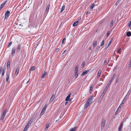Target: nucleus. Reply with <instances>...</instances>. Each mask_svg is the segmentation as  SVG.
<instances>
[{
    "label": "nucleus",
    "mask_w": 131,
    "mask_h": 131,
    "mask_svg": "<svg viewBox=\"0 0 131 131\" xmlns=\"http://www.w3.org/2000/svg\"><path fill=\"white\" fill-rule=\"evenodd\" d=\"M119 110H120L119 108H118L117 109V110L116 111V112L115 113V115H116L118 113V112L119 111Z\"/></svg>",
    "instance_id": "obj_33"
},
{
    "label": "nucleus",
    "mask_w": 131,
    "mask_h": 131,
    "mask_svg": "<svg viewBox=\"0 0 131 131\" xmlns=\"http://www.w3.org/2000/svg\"><path fill=\"white\" fill-rule=\"evenodd\" d=\"M35 69V67L34 66L32 67L31 69V71H33Z\"/></svg>",
    "instance_id": "obj_44"
},
{
    "label": "nucleus",
    "mask_w": 131,
    "mask_h": 131,
    "mask_svg": "<svg viewBox=\"0 0 131 131\" xmlns=\"http://www.w3.org/2000/svg\"><path fill=\"white\" fill-rule=\"evenodd\" d=\"M2 70V68L1 67H0V70Z\"/></svg>",
    "instance_id": "obj_60"
},
{
    "label": "nucleus",
    "mask_w": 131,
    "mask_h": 131,
    "mask_svg": "<svg viewBox=\"0 0 131 131\" xmlns=\"http://www.w3.org/2000/svg\"><path fill=\"white\" fill-rule=\"evenodd\" d=\"M2 8H3L2 7H1H1H0V10H1Z\"/></svg>",
    "instance_id": "obj_61"
},
{
    "label": "nucleus",
    "mask_w": 131,
    "mask_h": 131,
    "mask_svg": "<svg viewBox=\"0 0 131 131\" xmlns=\"http://www.w3.org/2000/svg\"><path fill=\"white\" fill-rule=\"evenodd\" d=\"M95 6V4L94 3L93 4L90 6V9H92Z\"/></svg>",
    "instance_id": "obj_19"
},
{
    "label": "nucleus",
    "mask_w": 131,
    "mask_h": 131,
    "mask_svg": "<svg viewBox=\"0 0 131 131\" xmlns=\"http://www.w3.org/2000/svg\"><path fill=\"white\" fill-rule=\"evenodd\" d=\"M75 79L77 78L78 76V72H75Z\"/></svg>",
    "instance_id": "obj_32"
},
{
    "label": "nucleus",
    "mask_w": 131,
    "mask_h": 131,
    "mask_svg": "<svg viewBox=\"0 0 131 131\" xmlns=\"http://www.w3.org/2000/svg\"><path fill=\"white\" fill-rule=\"evenodd\" d=\"M110 34V33L109 31H108L107 34V36L108 37Z\"/></svg>",
    "instance_id": "obj_48"
},
{
    "label": "nucleus",
    "mask_w": 131,
    "mask_h": 131,
    "mask_svg": "<svg viewBox=\"0 0 131 131\" xmlns=\"http://www.w3.org/2000/svg\"><path fill=\"white\" fill-rule=\"evenodd\" d=\"M121 104L119 106V107H118V108H120L121 107Z\"/></svg>",
    "instance_id": "obj_62"
},
{
    "label": "nucleus",
    "mask_w": 131,
    "mask_h": 131,
    "mask_svg": "<svg viewBox=\"0 0 131 131\" xmlns=\"http://www.w3.org/2000/svg\"><path fill=\"white\" fill-rule=\"evenodd\" d=\"M66 51V50H65L62 53V54L64 53Z\"/></svg>",
    "instance_id": "obj_54"
},
{
    "label": "nucleus",
    "mask_w": 131,
    "mask_h": 131,
    "mask_svg": "<svg viewBox=\"0 0 131 131\" xmlns=\"http://www.w3.org/2000/svg\"><path fill=\"white\" fill-rule=\"evenodd\" d=\"M91 103V101H87L85 104L84 108L85 109Z\"/></svg>",
    "instance_id": "obj_3"
},
{
    "label": "nucleus",
    "mask_w": 131,
    "mask_h": 131,
    "mask_svg": "<svg viewBox=\"0 0 131 131\" xmlns=\"http://www.w3.org/2000/svg\"><path fill=\"white\" fill-rule=\"evenodd\" d=\"M47 104H45L44 107H43V108L42 109H44V110H46V108L47 107Z\"/></svg>",
    "instance_id": "obj_39"
},
{
    "label": "nucleus",
    "mask_w": 131,
    "mask_h": 131,
    "mask_svg": "<svg viewBox=\"0 0 131 131\" xmlns=\"http://www.w3.org/2000/svg\"><path fill=\"white\" fill-rule=\"evenodd\" d=\"M43 114V113H41V112L40 114V115L41 116H42Z\"/></svg>",
    "instance_id": "obj_57"
},
{
    "label": "nucleus",
    "mask_w": 131,
    "mask_h": 131,
    "mask_svg": "<svg viewBox=\"0 0 131 131\" xmlns=\"http://www.w3.org/2000/svg\"><path fill=\"white\" fill-rule=\"evenodd\" d=\"M6 110L5 109L4 110V111H3V113L2 114L3 115L5 116V115L6 113Z\"/></svg>",
    "instance_id": "obj_31"
},
{
    "label": "nucleus",
    "mask_w": 131,
    "mask_h": 131,
    "mask_svg": "<svg viewBox=\"0 0 131 131\" xmlns=\"http://www.w3.org/2000/svg\"><path fill=\"white\" fill-rule=\"evenodd\" d=\"M70 95L71 94H69L66 97L65 99V100L66 101H68L69 100L70 101H71V99H69V98L70 97Z\"/></svg>",
    "instance_id": "obj_6"
},
{
    "label": "nucleus",
    "mask_w": 131,
    "mask_h": 131,
    "mask_svg": "<svg viewBox=\"0 0 131 131\" xmlns=\"http://www.w3.org/2000/svg\"><path fill=\"white\" fill-rule=\"evenodd\" d=\"M67 102H65V104L66 105V104H67Z\"/></svg>",
    "instance_id": "obj_64"
},
{
    "label": "nucleus",
    "mask_w": 131,
    "mask_h": 131,
    "mask_svg": "<svg viewBox=\"0 0 131 131\" xmlns=\"http://www.w3.org/2000/svg\"><path fill=\"white\" fill-rule=\"evenodd\" d=\"M89 71V70H86L85 71L83 72L81 74L82 75H84L86 74H87L88 72Z\"/></svg>",
    "instance_id": "obj_11"
},
{
    "label": "nucleus",
    "mask_w": 131,
    "mask_h": 131,
    "mask_svg": "<svg viewBox=\"0 0 131 131\" xmlns=\"http://www.w3.org/2000/svg\"><path fill=\"white\" fill-rule=\"evenodd\" d=\"M116 75V74L115 73H114L112 77V78H111L110 81H109V82L108 83L107 85V86H106L105 88L104 89V91H106V90H107L108 89V88L109 87V85L111 84V82L113 80L114 78L115 77V76Z\"/></svg>",
    "instance_id": "obj_1"
},
{
    "label": "nucleus",
    "mask_w": 131,
    "mask_h": 131,
    "mask_svg": "<svg viewBox=\"0 0 131 131\" xmlns=\"http://www.w3.org/2000/svg\"><path fill=\"white\" fill-rule=\"evenodd\" d=\"M129 26H131V21L129 22Z\"/></svg>",
    "instance_id": "obj_52"
},
{
    "label": "nucleus",
    "mask_w": 131,
    "mask_h": 131,
    "mask_svg": "<svg viewBox=\"0 0 131 131\" xmlns=\"http://www.w3.org/2000/svg\"><path fill=\"white\" fill-rule=\"evenodd\" d=\"M104 44V41H102L101 43V46H103Z\"/></svg>",
    "instance_id": "obj_47"
},
{
    "label": "nucleus",
    "mask_w": 131,
    "mask_h": 131,
    "mask_svg": "<svg viewBox=\"0 0 131 131\" xmlns=\"http://www.w3.org/2000/svg\"><path fill=\"white\" fill-rule=\"evenodd\" d=\"M106 63H107V60H105L104 61V64H106Z\"/></svg>",
    "instance_id": "obj_51"
},
{
    "label": "nucleus",
    "mask_w": 131,
    "mask_h": 131,
    "mask_svg": "<svg viewBox=\"0 0 131 131\" xmlns=\"http://www.w3.org/2000/svg\"><path fill=\"white\" fill-rule=\"evenodd\" d=\"M66 40V38H64L63 39V40H62V41H64V40Z\"/></svg>",
    "instance_id": "obj_53"
},
{
    "label": "nucleus",
    "mask_w": 131,
    "mask_h": 131,
    "mask_svg": "<svg viewBox=\"0 0 131 131\" xmlns=\"http://www.w3.org/2000/svg\"><path fill=\"white\" fill-rule=\"evenodd\" d=\"M54 97H55V95H54V94H53L52 95L50 99V103H51L52 101L54 99Z\"/></svg>",
    "instance_id": "obj_14"
},
{
    "label": "nucleus",
    "mask_w": 131,
    "mask_h": 131,
    "mask_svg": "<svg viewBox=\"0 0 131 131\" xmlns=\"http://www.w3.org/2000/svg\"><path fill=\"white\" fill-rule=\"evenodd\" d=\"M107 90H106V91H104V90L103 93L102 94L101 96H100V99H102V98L103 97L104 95V93H105L107 91Z\"/></svg>",
    "instance_id": "obj_12"
},
{
    "label": "nucleus",
    "mask_w": 131,
    "mask_h": 131,
    "mask_svg": "<svg viewBox=\"0 0 131 131\" xmlns=\"http://www.w3.org/2000/svg\"><path fill=\"white\" fill-rule=\"evenodd\" d=\"M74 130H73V129H71V128L69 130V131H73Z\"/></svg>",
    "instance_id": "obj_55"
},
{
    "label": "nucleus",
    "mask_w": 131,
    "mask_h": 131,
    "mask_svg": "<svg viewBox=\"0 0 131 131\" xmlns=\"http://www.w3.org/2000/svg\"><path fill=\"white\" fill-rule=\"evenodd\" d=\"M10 13V12L8 11H7L5 13V15L4 18V19H6L9 16V14Z\"/></svg>",
    "instance_id": "obj_4"
},
{
    "label": "nucleus",
    "mask_w": 131,
    "mask_h": 131,
    "mask_svg": "<svg viewBox=\"0 0 131 131\" xmlns=\"http://www.w3.org/2000/svg\"><path fill=\"white\" fill-rule=\"evenodd\" d=\"M10 61L9 60H8L7 62V68H8V67H10Z\"/></svg>",
    "instance_id": "obj_18"
},
{
    "label": "nucleus",
    "mask_w": 131,
    "mask_h": 131,
    "mask_svg": "<svg viewBox=\"0 0 131 131\" xmlns=\"http://www.w3.org/2000/svg\"><path fill=\"white\" fill-rule=\"evenodd\" d=\"M113 20H112L111 22V23L110 25V27H111L113 25Z\"/></svg>",
    "instance_id": "obj_40"
},
{
    "label": "nucleus",
    "mask_w": 131,
    "mask_h": 131,
    "mask_svg": "<svg viewBox=\"0 0 131 131\" xmlns=\"http://www.w3.org/2000/svg\"><path fill=\"white\" fill-rule=\"evenodd\" d=\"M127 36V37H129L131 35V32L130 31L128 32L126 34Z\"/></svg>",
    "instance_id": "obj_26"
},
{
    "label": "nucleus",
    "mask_w": 131,
    "mask_h": 131,
    "mask_svg": "<svg viewBox=\"0 0 131 131\" xmlns=\"http://www.w3.org/2000/svg\"><path fill=\"white\" fill-rule=\"evenodd\" d=\"M64 9H65V6L64 5L62 6V7L61 8V10L60 11V13H61L62 12H63V10H64Z\"/></svg>",
    "instance_id": "obj_22"
},
{
    "label": "nucleus",
    "mask_w": 131,
    "mask_h": 131,
    "mask_svg": "<svg viewBox=\"0 0 131 131\" xmlns=\"http://www.w3.org/2000/svg\"><path fill=\"white\" fill-rule=\"evenodd\" d=\"M101 71L100 70H99L97 72V78H99L100 75Z\"/></svg>",
    "instance_id": "obj_16"
},
{
    "label": "nucleus",
    "mask_w": 131,
    "mask_h": 131,
    "mask_svg": "<svg viewBox=\"0 0 131 131\" xmlns=\"http://www.w3.org/2000/svg\"><path fill=\"white\" fill-rule=\"evenodd\" d=\"M123 124V122H122L119 127L118 131H121V129L122 128Z\"/></svg>",
    "instance_id": "obj_13"
},
{
    "label": "nucleus",
    "mask_w": 131,
    "mask_h": 131,
    "mask_svg": "<svg viewBox=\"0 0 131 131\" xmlns=\"http://www.w3.org/2000/svg\"><path fill=\"white\" fill-rule=\"evenodd\" d=\"M78 66H76L75 68L74 72H78Z\"/></svg>",
    "instance_id": "obj_29"
},
{
    "label": "nucleus",
    "mask_w": 131,
    "mask_h": 131,
    "mask_svg": "<svg viewBox=\"0 0 131 131\" xmlns=\"http://www.w3.org/2000/svg\"><path fill=\"white\" fill-rule=\"evenodd\" d=\"M15 48L13 47L12 49V56H14L15 54Z\"/></svg>",
    "instance_id": "obj_10"
},
{
    "label": "nucleus",
    "mask_w": 131,
    "mask_h": 131,
    "mask_svg": "<svg viewBox=\"0 0 131 131\" xmlns=\"http://www.w3.org/2000/svg\"><path fill=\"white\" fill-rule=\"evenodd\" d=\"M19 69L20 68L19 67H17L16 68L15 73V74L16 75V76H17L18 74Z\"/></svg>",
    "instance_id": "obj_8"
},
{
    "label": "nucleus",
    "mask_w": 131,
    "mask_h": 131,
    "mask_svg": "<svg viewBox=\"0 0 131 131\" xmlns=\"http://www.w3.org/2000/svg\"><path fill=\"white\" fill-rule=\"evenodd\" d=\"M45 110L43 109H42V110H41V113H42L43 112H45Z\"/></svg>",
    "instance_id": "obj_49"
},
{
    "label": "nucleus",
    "mask_w": 131,
    "mask_h": 131,
    "mask_svg": "<svg viewBox=\"0 0 131 131\" xmlns=\"http://www.w3.org/2000/svg\"><path fill=\"white\" fill-rule=\"evenodd\" d=\"M119 77H120V76H119V75L118 76V77L116 79V81H115V83H116H116H117L118 82V81L119 80Z\"/></svg>",
    "instance_id": "obj_30"
},
{
    "label": "nucleus",
    "mask_w": 131,
    "mask_h": 131,
    "mask_svg": "<svg viewBox=\"0 0 131 131\" xmlns=\"http://www.w3.org/2000/svg\"><path fill=\"white\" fill-rule=\"evenodd\" d=\"M79 23V21H77L76 22H75L73 24V27L75 26H77V25L78 24V23Z\"/></svg>",
    "instance_id": "obj_20"
},
{
    "label": "nucleus",
    "mask_w": 131,
    "mask_h": 131,
    "mask_svg": "<svg viewBox=\"0 0 131 131\" xmlns=\"http://www.w3.org/2000/svg\"><path fill=\"white\" fill-rule=\"evenodd\" d=\"M116 56V57H117V58L116 57V58H117V59L119 57V56H117V55Z\"/></svg>",
    "instance_id": "obj_63"
},
{
    "label": "nucleus",
    "mask_w": 131,
    "mask_h": 131,
    "mask_svg": "<svg viewBox=\"0 0 131 131\" xmlns=\"http://www.w3.org/2000/svg\"><path fill=\"white\" fill-rule=\"evenodd\" d=\"M7 2L6 1H5L3 2V3H2V4L1 5V6L3 8L4 7V6L5 5V4Z\"/></svg>",
    "instance_id": "obj_23"
},
{
    "label": "nucleus",
    "mask_w": 131,
    "mask_h": 131,
    "mask_svg": "<svg viewBox=\"0 0 131 131\" xmlns=\"http://www.w3.org/2000/svg\"><path fill=\"white\" fill-rule=\"evenodd\" d=\"M93 99V95H91L90 97L88 99L87 101H91V103Z\"/></svg>",
    "instance_id": "obj_9"
},
{
    "label": "nucleus",
    "mask_w": 131,
    "mask_h": 131,
    "mask_svg": "<svg viewBox=\"0 0 131 131\" xmlns=\"http://www.w3.org/2000/svg\"><path fill=\"white\" fill-rule=\"evenodd\" d=\"M85 65V62L84 61L83 62L81 67L82 68H83L84 67Z\"/></svg>",
    "instance_id": "obj_43"
},
{
    "label": "nucleus",
    "mask_w": 131,
    "mask_h": 131,
    "mask_svg": "<svg viewBox=\"0 0 131 131\" xmlns=\"http://www.w3.org/2000/svg\"><path fill=\"white\" fill-rule=\"evenodd\" d=\"M2 72V70H0V74Z\"/></svg>",
    "instance_id": "obj_59"
},
{
    "label": "nucleus",
    "mask_w": 131,
    "mask_h": 131,
    "mask_svg": "<svg viewBox=\"0 0 131 131\" xmlns=\"http://www.w3.org/2000/svg\"><path fill=\"white\" fill-rule=\"evenodd\" d=\"M89 14V13L88 12H87L86 13V14L87 15H88V14Z\"/></svg>",
    "instance_id": "obj_56"
},
{
    "label": "nucleus",
    "mask_w": 131,
    "mask_h": 131,
    "mask_svg": "<svg viewBox=\"0 0 131 131\" xmlns=\"http://www.w3.org/2000/svg\"><path fill=\"white\" fill-rule=\"evenodd\" d=\"M120 1V0L117 1L115 4V6H117L119 4Z\"/></svg>",
    "instance_id": "obj_38"
},
{
    "label": "nucleus",
    "mask_w": 131,
    "mask_h": 131,
    "mask_svg": "<svg viewBox=\"0 0 131 131\" xmlns=\"http://www.w3.org/2000/svg\"><path fill=\"white\" fill-rule=\"evenodd\" d=\"M59 48H57L56 50V52H58V51H59Z\"/></svg>",
    "instance_id": "obj_50"
},
{
    "label": "nucleus",
    "mask_w": 131,
    "mask_h": 131,
    "mask_svg": "<svg viewBox=\"0 0 131 131\" xmlns=\"http://www.w3.org/2000/svg\"><path fill=\"white\" fill-rule=\"evenodd\" d=\"M121 49V48H120L118 50H117V52L119 53L120 54L121 53V52L120 51V50Z\"/></svg>",
    "instance_id": "obj_45"
},
{
    "label": "nucleus",
    "mask_w": 131,
    "mask_h": 131,
    "mask_svg": "<svg viewBox=\"0 0 131 131\" xmlns=\"http://www.w3.org/2000/svg\"><path fill=\"white\" fill-rule=\"evenodd\" d=\"M112 58H113V59L115 60V59H116V60L117 59V58H116V56H115V55H113L112 56Z\"/></svg>",
    "instance_id": "obj_35"
},
{
    "label": "nucleus",
    "mask_w": 131,
    "mask_h": 131,
    "mask_svg": "<svg viewBox=\"0 0 131 131\" xmlns=\"http://www.w3.org/2000/svg\"><path fill=\"white\" fill-rule=\"evenodd\" d=\"M12 43V42H10L8 44V46H7V47H9L10 46V45H11Z\"/></svg>",
    "instance_id": "obj_46"
},
{
    "label": "nucleus",
    "mask_w": 131,
    "mask_h": 131,
    "mask_svg": "<svg viewBox=\"0 0 131 131\" xmlns=\"http://www.w3.org/2000/svg\"><path fill=\"white\" fill-rule=\"evenodd\" d=\"M78 128V127H74L73 128H71V129H73V130H74L73 131H75Z\"/></svg>",
    "instance_id": "obj_37"
},
{
    "label": "nucleus",
    "mask_w": 131,
    "mask_h": 131,
    "mask_svg": "<svg viewBox=\"0 0 131 131\" xmlns=\"http://www.w3.org/2000/svg\"><path fill=\"white\" fill-rule=\"evenodd\" d=\"M105 123V120H103L102 122L101 128V129H103Z\"/></svg>",
    "instance_id": "obj_5"
},
{
    "label": "nucleus",
    "mask_w": 131,
    "mask_h": 131,
    "mask_svg": "<svg viewBox=\"0 0 131 131\" xmlns=\"http://www.w3.org/2000/svg\"><path fill=\"white\" fill-rule=\"evenodd\" d=\"M47 72H46L45 71L43 73H42V76L41 77L42 78H44L45 75H46L47 74Z\"/></svg>",
    "instance_id": "obj_24"
},
{
    "label": "nucleus",
    "mask_w": 131,
    "mask_h": 131,
    "mask_svg": "<svg viewBox=\"0 0 131 131\" xmlns=\"http://www.w3.org/2000/svg\"><path fill=\"white\" fill-rule=\"evenodd\" d=\"M129 91L127 93V94L126 96L124 98L123 101L124 100H125L127 99V97H128V96L130 94V92H129Z\"/></svg>",
    "instance_id": "obj_15"
},
{
    "label": "nucleus",
    "mask_w": 131,
    "mask_h": 131,
    "mask_svg": "<svg viewBox=\"0 0 131 131\" xmlns=\"http://www.w3.org/2000/svg\"><path fill=\"white\" fill-rule=\"evenodd\" d=\"M6 70V68L5 67H4L2 69V75L3 76L4 75V73L5 71Z\"/></svg>",
    "instance_id": "obj_17"
},
{
    "label": "nucleus",
    "mask_w": 131,
    "mask_h": 131,
    "mask_svg": "<svg viewBox=\"0 0 131 131\" xmlns=\"http://www.w3.org/2000/svg\"><path fill=\"white\" fill-rule=\"evenodd\" d=\"M99 48V46H97V48L98 49Z\"/></svg>",
    "instance_id": "obj_58"
},
{
    "label": "nucleus",
    "mask_w": 131,
    "mask_h": 131,
    "mask_svg": "<svg viewBox=\"0 0 131 131\" xmlns=\"http://www.w3.org/2000/svg\"><path fill=\"white\" fill-rule=\"evenodd\" d=\"M9 75V73L7 72L6 73V82H7L8 80Z\"/></svg>",
    "instance_id": "obj_7"
},
{
    "label": "nucleus",
    "mask_w": 131,
    "mask_h": 131,
    "mask_svg": "<svg viewBox=\"0 0 131 131\" xmlns=\"http://www.w3.org/2000/svg\"><path fill=\"white\" fill-rule=\"evenodd\" d=\"M111 42L112 41H110V42L109 43H108L107 45H106L105 49H107L108 48V47H109V46H110V45L111 43Z\"/></svg>",
    "instance_id": "obj_27"
},
{
    "label": "nucleus",
    "mask_w": 131,
    "mask_h": 131,
    "mask_svg": "<svg viewBox=\"0 0 131 131\" xmlns=\"http://www.w3.org/2000/svg\"><path fill=\"white\" fill-rule=\"evenodd\" d=\"M49 124H48L46 125V130H47L48 129V128H49Z\"/></svg>",
    "instance_id": "obj_41"
},
{
    "label": "nucleus",
    "mask_w": 131,
    "mask_h": 131,
    "mask_svg": "<svg viewBox=\"0 0 131 131\" xmlns=\"http://www.w3.org/2000/svg\"><path fill=\"white\" fill-rule=\"evenodd\" d=\"M96 41H94L93 43V47L95 48L96 45Z\"/></svg>",
    "instance_id": "obj_34"
},
{
    "label": "nucleus",
    "mask_w": 131,
    "mask_h": 131,
    "mask_svg": "<svg viewBox=\"0 0 131 131\" xmlns=\"http://www.w3.org/2000/svg\"><path fill=\"white\" fill-rule=\"evenodd\" d=\"M93 87L92 85L90 86V93H91L92 91Z\"/></svg>",
    "instance_id": "obj_28"
},
{
    "label": "nucleus",
    "mask_w": 131,
    "mask_h": 131,
    "mask_svg": "<svg viewBox=\"0 0 131 131\" xmlns=\"http://www.w3.org/2000/svg\"><path fill=\"white\" fill-rule=\"evenodd\" d=\"M29 127H27V126H26L25 127V128H24V129L26 131L27 130L28 128H29Z\"/></svg>",
    "instance_id": "obj_42"
},
{
    "label": "nucleus",
    "mask_w": 131,
    "mask_h": 131,
    "mask_svg": "<svg viewBox=\"0 0 131 131\" xmlns=\"http://www.w3.org/2000/svg\"><path fill=\"white\" fill-rule=\"evenodd\" d=\"M49 7L50 6L49 5H48L47 6L46 10V12H47V13L48 12Z\"/></svg>",
    "instance_id": "obj_25"
},
{
    "label": "nucleus",
    "mask_w": 131,
    "mask_h": 131,
    "mask_svg": "<svg viewBox=\"0 0 131 131\" xmlns=\"http://www.w3.org/2000/svg\"><path fill=\"white\" fill-rule=\"evenodd\" d=\"M34 119V117H32L29 120L28 123L26 125V126L29 127V126L31 125V123L32 122Z\"/></svg>",
    "instance_id": "obj_2"
},
{
    "label": "nucleus",
    "mask_w": 131,
    "mask_h": 131,
    "mask_svg": "<svg viewBox=\"0 0 131 131\" xmlns=\"http://www.w3.org/2000/svg\"><path fill=\"white\" fill-rule=\"evenodd\" d=\"M21 45L19 44L18 46L17 50L18 52H19L20 50Z\"/></svg>",
    "instance_id": "obj_21"
},
{
    "label": "nucleus",
    "mask_w": 131,
    "mask_h": 131,
    "mask_svg": "<svg viewBox=\"0 0 131 131\" xmlns=\"http://www.w3.org/2000/svg\"><path fill=\"white\" fill-rule=\"evenodd\" d=\"M5 116L2 115L1 118H0V120L3 121Z\"/></svg>",
    "instance_id": "obj_36"
}]
</instances>
